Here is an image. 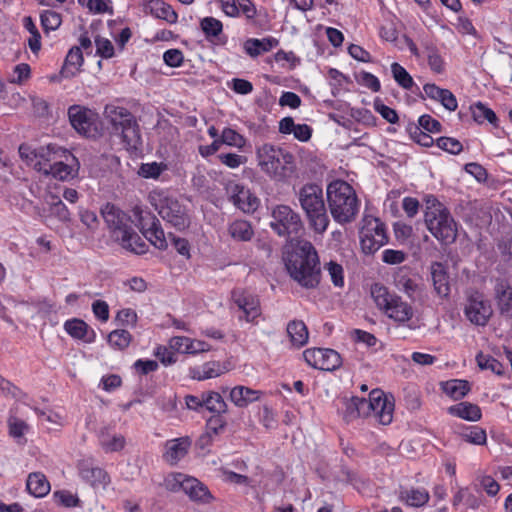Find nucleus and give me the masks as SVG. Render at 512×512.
Returning a JSON list of instances; mask_svg holds the SVG:
<instances>
[{
  "label": "nucleus",
  "mask_w": 512,
  "mask_h": 512,
  "mask_svg": "<svg viewBox=\"0 0 512 512\" xmlns=\"http://www.w3.org/2000/svg\"><path fill=\"white\" fill-rule=\"evenodd\" d=\"M394 400L382 390L374 389L369 398L353 396L342 398L337 410L346 423H351L361 417L373 416L382 425H389L393 420Z\"/></svg>",
  "instance_id": "f257e3e1"
},
{
  "label": "nucleus",
  "mask_w": 512,
  "mask_h": 512,
  "mask_svg": "<svg viewBox=\"0 0 512 512\" xmlns=\"http://www.w3.org/2000/svg\"><path fill=\"white\" fill-rule=\"evenodd\" d=\"M256 160L261 172L275 182H286L296 170L294 155L272 143L256 148Z\"/></svg>",
  "instance_id": "f03ea898"
},
{
  "label": "nucleus",
  "mask_w": 512,
  "mask_h": 512,
  "mask_svg": "<svg viewBox=\"0 0 512 512\" xmlns=\"http://www.w3.org/2000/svg\"><path fill=\"white\" fill-rule=\"evenodd\" d=\"M287 269L291 277L302 287L316 288L321 280L320 261L310 242L298 246L288 257Z\"/></svg>",
  "instance_id": "7ed1b4c3"
},
{
  "label": "nucleus",
  "mask_w": 512,
  "mask_h": 512,
  "mask_svg": "<svg viewBox=\"0 0 512 512\" xmlns=\"http://www.w3.org/2000/svg\"><path fill=\"white\" fill-rule=\"evenodd\" d=\"M296 196L309 228L316 234H324L330 225V218L322 186L317 183H305L299 188Z\"/></svg>",
  "instance_id": "20e7f679"
},
{
  "label": "nucleus",
  "mask_w": 512,
  "mask_h": 512,
  "mask_svg": "<svg viewBox=\"0 0 512 512\" xmlns=\"http://www.w3.org/2000/svg\"><path fill=\"white\" fill-rule=\"evenodd\" d=\"M327 202L333 219L339 224L352 222L360 208L354 188L344 180H334L327 185Z\"/></svg>",
  "instance_id": "39448f33"
},
{
  "label": "nucleus",
  "mask_w": 512,
  "mask_h": 512,
  "mask_svg": "<svg viewBox=\"0 0 512 512\" xmlns=\"http://www.w3.org/2000/svg\"><path fill=\"white\" fill-rule=\"evenodd\" d=\"M425 223L430 233L442 244H451L457 237V224L444 204L430 195L426 199Z\"/></svg>",
  "instance_id": "423d86ee"
},
{
  "label": "nucleus",
  "mask_w": 512,
  "mask_h": 512,
  "mask_svg": "<svg viewBox=\"0 0 512 512\" xmlns=\"http://www.w3.org/2000/svg\"><path fill=\"white\" fill-rule=\"evenodd\" d=\"M149 201L163 220L177 230L181 231L189 226L190 221L186 207L169 191L155 189L150 192Z\"/></svg>",
  "instance_id": "0eeeda50"
},
{
  "label": "nucleus",
  "mask_w": 512,
  "mask_h": 512,
  "mask_svg": "<svg viewBox=\"0 0 512 512\" xmlns=\"http://www.w3.org/2000/svg\"><path fill=\"white\" fill-rule=\"evenodd\" d=\"M371 296L377 308L395 322L406 323L412 319L414 314L412 306L403 301L399 295L391 293L383 284H373Z\"/></svg>",
  "instance_id": "6e6552de"
},
{
  "label": "nucleus",
  "mask_w": 512,
  "mask_h": 512,
  "mask_svg": "<svg viewBox=\"0 0 512 512\" xmlns=\"http://www.w3.org/2000/svg\"><path fill=\"white\" fill-rule=\"evenodd\" d=\"M19 155L34 170L44 175H47L54 161H57L59 157H66V160H74V155L71 151L57 144H48L34 150L22 144L19 147Z\"/></svg>",
  "instance_id": "1a4fd4ad"
},
{
  "label": "nucleus",
  "mask_w": 512,
  "mask_h": 512,
  "mask_svg": "<svg viewBox=\"0 0 512 512\" xmlns=\"http://www.w3.org/2000/svg\"><path fill=\"white\" fill-rule=\"evenodd\" d=\"M164 485L167 490L172 492L182 490L194 502L207 504L213 499L206 485L183 473H170L165 477Z\"/></svg>",
  "instance_id": "9d476101"
},
{
  "label": "nucleus",
  "mask_w": 512,
  "mask_h": 512,
  "mask_svg": "<svg viewBox=\"0 0 512 512\" xmlns=\"http://www.w3.org/2000/svg\"><path fill=\"white\" fill-rule=\"evenodd\" d=\"M270 226L279 236L294 239L303 230V222L298 212L289 205L279 204L272 209Z\"/></svg>",
  "instance_id": "9b49d317"
},
{
  "label": "nucleus",
  "mask_w": 512,
  "mask_h": 512,
  "mask_svg": "<svg viewBox=\"0 0 512 512\" xmlns=\"http://www.w3.org/2000/svg\"><path fill=\"white\" fill-rule=\"evenodd\" d=\"M360 244L364 253L373 254L388 243L386 225L375 217H365L360 229Z\"/></svg>",
  "instance_id": "f8f14e48"
},
{
  "label": "nucleus",
  "mask_w": 512,
  "mask_h": 512,
  "mask_svg": "<svg viewBox=\"0 0 512 512\" xmlns=\"http://www.w3.org/2000/svg\"><path fill=\"white\" fill-rule=\"evenodd\" d=\"M68 119L75 131L85 137H94L98 132L99 115L83 105L74 104L68 108Z\"/></svg>",
  "instance_id": "ddd939ff"
},
{
  "label": "nucleus",
  "mask_w": 512,
  "mask_h": 512,
  "mask_svg": "<svg viewBox=\"0 0 512 512\" xmlns=\"http://www.w3.org/2000/svg\"><path fill=\"white\" fill-rule=\"evenodd\" d=\"M463 311L471 324L482 327L488 324L493 315V309L489 300L478 290L468 294Z\"/></svg>",
  "instance_id": "4468645a"
},
{
  "label": "nucleus",
  "mask_w": 512,
  "mask_h": 512,
  "mask_svg": "<svg viewBox=\"0 0 512 512\" xmlns=\"http://www.w3.org/2000/svg\"><path fill=\"white\" fill-rule=\"evenodd\" d=\"M231 299L244 314L243 317H239V320L244 319L253 325L258 324V318L262 315V309L257 295L245 289L236 288L231 292Z\"/></svg>",
  "instance_id": "2eb2a0df"
},
{
  "label": "nucleus",
  "mask_w": 512,
  "mask_h": 512,
  "mask_svg": "<svg viewBox=\"0 0 512 512\" xmlns=\"http://www.w3.org/2000/svg\"><path fill=\"white\" fill-rule=\"evenodd\" d=\"M305 362L314 369L334 371L342 365L340 354L329 348H310L303 352Z\"/></svg>",
  "instance_id": "dca6fc26"
},
{
  "label": "nucleus",
  "mask_w": 512,
  "mask_h": 512,
  "mask_svg": "<svg viewBox=\"0 0 512 512\" xmlns=\"http://www.w3.org/2000/svg\"><path fill=\"white\" fill-rule=\"evenodd\" d=\"M137 216V226L145 238L156 248L164 250L167 248V240L159 220L150 212L139 211Z\"/></svg>",
  "instance_id": "f3484780"
},
{
  "label": "nucleus",
  "mask_w": 512,
  "mask_h": 512,
  "mask_svg": "<svg viewBox=\"0 0 512 512\" xmlns=\"http://www.w3.org/2000/svg\"><path fill=\"white\" fill-rule=\"evenodd\" d=\"M101 214L111 232L112 237L116 241L120 237H124L127 230L132 227V220L130 216L113 204H105L101 209Z\"/></svg>",
  "instance_id": "a211bd4d"
},
{
  "label": "nucleus",
  "mask_w": 512,
  "mask_h": 512,
  "mask_svg": "<svg viewBox=\"0 0 512 512\" xmlns=\"http://www.w3.org/2000/svg\"><path fill=\"white\" fill-rule=\"evenodd\" d=\"M230 201L245 213H253L259 206V199L244 185L230 181L226 185Z\"/></svg>",
  "instance_id": "6ab92c4d"
},
{
  "label": "nucleus",
  "mask_w": 512,
  "mask_h": 512,
  "mask_svg": "<svg viewBox=\"0 0 512 512\" xmlns=\"http://www.w3.org/2000/svg\"><path fill=\"white\" fill-rule=\"evenodd\" d=\"M493 297L500 315L512 318V284L508 279H495Z\"/></svg>",
  "instance_id": "aec40b11"
},
{
  "label": "nucleus",
  "mask_w": 512,
  "mask_h": 512,
  "mask_svg": "<svg viewBox=\"0 0 512 512\" xmlns=\"http://www.w3.org/2000/svg\"><path fill=\"white\" fill-rule=\"evenodd\" d=\"M81 479L93 488L105 489L111 482L109 474L101 467L92 466L87 461L78 464Z\"/></svg>",
  "instance_id": "412c9836"
},
{
  "label": "nucleus",
  "mask_w": 512,
  "mask_h": 512,
  "mask_svg": "<svg viewBox=\"0 0 512 512\" xmlns=\"http://www.w3.org/2000/svg\"><path fill=\"white\" fill-rule=\"evenodd\" d=\"M192 441L188 436L166 441L163 459L170 465H176L183 459L191 447Z\"/></svg>",
  "instance_id": "4be33fe9"
},
{
  "label": "nucleus",
  "mask_w": 512,
  "mask_h": 512,
  "mask_svg": "<svg viewBox=\"0 0 512 512\" xmlns=\"http://www.w3.org/2000/svg\"><path fill=\"white\" fill-rule=\"evenodd\" d=\"M398 499L408 507L421 508L430 500V493L424 487H400Z\"/></svg>",
  "instance_id": "5701e85b"
},
{
  "label": "nucleus",
  "mask_w": 512,
  "mask_h": 512,
  "mask_svg": "<svg viewBox=\"0 0 512 512\" xmlns=\"http://www.w3.org/2000/svg\"><path fill=\"white\" fill-rule=\"evenodd\" d=\"M78 171L79 162L75 156L74 160H66V157H59L57 161H54L46 176L51 175L59 181H69L78 175Z\"/></svg>",
  "instance_id": "b1692460"
},
{
  "label": "nucleus",
  "mask_w": 512,
  "mask_h": 512,
  "mask_svg": "<svg viewBox=\"0 0 512 512\" xmlns=\"http://www.w3.org/2000/svg\"><path fill=\"white\" fill-rule=\"evenodd\" d=\"M65 332L76 340H82L85 343H93L96 339L95 331L82 319L72 318L64 322Z\"/></svg>",
  "instance_id": "393cba45"
},
{
  "label": "nucleus",
  "mask_w": 512,
  "mask_h": 512,
  "mask_svg": "<svg viewBox=\"0 0 512 512\" xmlns=\"http://www.w3.org/2000/svg\"><path fill=\"white\" fill-rule=\"evenodd\" d=\"M423 92L427 98L440 102L449 111H455L458 107L455 95L448 89L440 88L434 83H426Z\"/></svg>",
  "instance_id": "a878e982"
},
{
  "label": "nucleus",
  "mask_w": 512,
  "mask_h": 512,
  "mask_svg": "<svg viewBox=\"0 0 512 512\" xmlns=\"http://www.w3.org/2000/svg\"><path fill=\"white\" fill-rule=\"evenodd\" d=\"M262 395L263 392L260 390L238 385L231 389L229 399L235 406L239 408H245L248 405L260 400Z\"/></svg>",
  "instance_id": "bb28decb"
},
{
  "label": "nucleus",
  "mask_w": 512,
  "mask_h": 512,
  "mask_svg": "<svg viewBox=\"0 0 512 512\" xmlns=\"http://www.w3.org/2000/svg\"><path fill=\"white\" fill-rule=\"evenodd\" d=\"M144 10L153 17L165 20L170 24H174L178 20V14L172 6L162 0H149L144 4Z\"/></svg>",
  "instance_id": "cd10ccee"
},
{
  "label": "nucleus",
  "mask_w": 512,
  "mask_h": 512,
  "mask_svg": "<svg viewBox=\"0 0 512 512\" xmlns=\"http://www.w3.org/2000/svg\"><path fill=\"white\" fill-rule=\"evenodd\" d=\"M431 277L435 292L442 298L450 294L449 275L444 264L434 262L431 265Z\"/></svg>",
  "instance_id": "c85d7f7f"
},
{
  "label": "nucleus",
  "mask_w": 512,
  "mask_h": 512,
  "mask_svg": "<svg viewBox=\"0 0 512 512\" xmlns=\"http://www.w3.org/2000/svg\"><path fill=\"white\" fill-rule=\"evenodd\" d=\"M448 413L454 417L470 422H477L482 418L481 408L477 404L467 401L450 406Z\"/></svg>",
  "instance_id": "c756f323"
},
{
  "label": "nucleus",
  "mask_w": 512,
  "mask_h": 512,
  "mask_svg": "<svg viewBox=\"0 0 512 512\" xmlns=\"http://www.w3.org/2000/svg\"><path fill=\"white\" fill-rule=\"evenodd\" d=\"M227 412H219L212 414L205 422V434L201 440H206V443L212 442L213 439L224 433L227 427V419L225 414Z\"/></svg>",
  "instance_id": "7c9ffc66"
},
{
  "label": "nucleus",
  "mask_w": 512,
  "mask_h": 512,
  "mask_svg": "<svg viewBox=\"0 0 512 512\" xmlns=\"http://www.w3.org/2000/svg\"><path fill=\"white\" fill-rule=\"evenodd\" d=\"M227 371V366L219 361H208L203 363L201 366L192 368L190 372L193 379L202 381L216 378Z\"/></svg>",
  "instance_id": "2f4dec72"
},
{
  "label": "nucleus",
  "mask_w": 512,
  "mask_h": 512,
  "mask_svg": "<svg viewBox=\"0 0 512 512\" xmlns=\"http://www.w3.org/2000/svg\"><path fill=\"white\" fill-rule=\"evenodd\" d=\"M118 132H120L122 142L128 151L136 152L142 149V138L137 120L131 124L128 123V126H124Z\"/></svg>",
  "instance_id": "473e14b6"
},
{
  "label": "nucleus",
  "mask_w": 512,
  "mask_h": 512,
  "mask_svg": "<svg viewBox=\"0 0 512 512\" xmlns=\"http://www.w3.org/2000/svg\"><path fill=\"white\" fill-rule=\"evenodd\" d=\"M26 489L28 493L35 498H42L50 492L51 486L43 473L32 472L27 477Z\"/></svg>",
  "instance_id": "72a5a7b5"
},
{
  "label": "nucleus",
  "mask_w": 512,
  "mask_h": 512,
  "mask_svg": "<svg viewBox=\"0 0 512 512\" xmlns=\"http://www.w3.org/2000/svg\"><path fill=\"white\" fill-rule=\"evenodd\" d=\"M278 44L279 41L271 36L263 39L251 38L244 43V50L249 56L257 57L262 53L272 50Z\"/></svg>",
  "instance_id": "f704fd0d"
},
{
  "label": "nucleus",
  "mask_w": 512,
  "mask_h": 512,
  "mask_svg": "<svg viewBox=\"0 0 512 512\" xmlns=\"http://www.w3.org/2000/svg\"><path fill=\"white\" fill-rule=\"evenodd\" d=\"M422 46L431 71L435 74L444 73L446 63L437 46L432 41H425L422 43Z\"/></svg>",
  "instance_id": "c9c22d12"
},
{
  "label": "nucleus",
  "mask_w": 512,
  "mask_h": 512,
  "mask_svg": "<svg viewBox=\"0 0 512 512\" xmlns=\"http://www.w3.org/2000/svg\"><path fill=\"white\" fill-rule=\"evenodd\" d=\"M106 113L110 119V122L115 131H119L124 126H128V123H133L136 118L135 116L124 107H106Z\"/></svg>",
  "instance_id": "e433bc0d"
},
{
  "label": "nucleus",
  "mask_w": 512,
  "mask_h": 512,
  "mask_svg": "<svg viewBox=\"0 0 512 512\" xmlns=\"http://www.w3.org/2000/svg\"><path fill=\"white\" fill-rule=\"evenodd\" d=\"M286 331L293 346L300 348L308 342V328L302 320L290 321L287 324Z\"/></svg>",
  "instance_id": "4c0bfd02"
},
{
  "label": "nucleus",
  "mask_w": 512,
  "mask_h": 512,
  "mask_svg": "<svg viewBox=\"0 0 512 512\" xmlns=\"http://www.w3.org/2000/svg\"><path fill=\"white\" fill-rule=\"evenodd\" d=\"M84 62L83 53L80 47H72L65 58L64 65L61 70V74L64 77L75 75Z\"/></svg>",
  "instance_id": "58836bf2"
},
{
  "label": "nucleus",
  "mask_w": 512,
  "mask_h": 512,
  "mask_svg": "<svg viewBox=\"0 0 512 512\" xmlns=\"http://www.w3.org/2000/svg\"><path fill=\"white\" fill-rule=\"evenodd\" d=\"M441 387L443 392L455 401L464 398L471 389L470 383L462 379H452L443 382Z\"/></svg>",
  "instance_id": "ea45409f"
},
{
  "label": "nucleus",
  "mask_w": 512,
  "mask_h": 512,
  "mask_svg": "<svg viewBox=\"0 0 512 512\" xmlns=\"http://www.w3.org/2000/svg\"><path fill=\"white\" fill-rule=\"evenodd\" d=\"M228 233L235 241H250L254 235L250 222L242 219L234 220L228 225Z\"/></svg>",
  "instance_id": "a19ab883"
},
{
  "label": "nucleus",
  "mask_w": 512,
  "mask_h": 512,
  "mask_svg": "<svg viewBox=\"0 0 512 512\" xmlns=\"http://www.w3.org/2000/svg\"><path fill=\"white\" fill-rule=\"evenodd\" d=\"M120 245L133 253L144 254L147 250L146 242L131 227L124 237L117 240Z\"/></svg>",
  "instance_id": "79ce46f5"
},
{
  "label": "nucleus",
  "mask_w": 512,
  "mask_h": 512,
  "mask_svg": "<svg viewBox=\"0 0 512 512\" xmlns=\"http://www.w3.org/2000/svg\"><path fill=\"white\" fill-rule=\"evenodd\" d=\"M470 109L474 121L478 124H483L487 121L496 128L499 126V120L495 112L482 102L475 103Z\"/></svg>",
  "instance_id": "37998d69"
},
{
  "label": "nucleus",
  "mask_w": 512,
  "mask_h": 512,
  "mask_svg": "<svg viewBox=\"0 0 512 512\" xmlns=\"http://www.w3.org/2000/svg\"><path fill=\"white\" fill-rule=\"evenodd\" d=\"M204 410L210 412L211 414L219 413V412H227L228 405L225 402L222 395L213 390L204 391Z\"/></svg>",
  "instance_id": "c03bdc74"
},
{
  "label": "nucleus",
  "mask_w": 512,
  "mask_h": 512,
  "mask_svg": "<svg viewBox=\"0 0 512 512\" xmlns=\"http://www.w3.org/2000/svg\"><path fill=\"white\" fill-rule=\"evenodd\" d=\"M200 28L207 40L218 39L223 34V23L212 16L200 20Z\"/></svg>",
  "instance_id": "a18cd8bd"
},
{
  "label": "nucleus",
  "mask_w": 512,
  "mask_h": 512,
  "mask_svg": "<svg viewBox=\"0 0 512 512\" xmlns=\"http://www.w3.org/2000/svg\"><path fill=\"white\" fill-rule=\"evenodd\" d=\"M133 337L131 333L125 329L113 330L108 335V343L113 349L120 351L129 347Z\"/></svg>",
  "instance_id": "49530a36"
},
{
  "label": "nucleus",
  "mask_w": 512,
  "mask_h": 512,
  "mask_svg": "<svg viewBox=\"0 0 512 512\" xmlns=\"http://www.w3.org/2000/svg\"><path fill=\"white\" fill-rule=\"evenodd\" d=\"M391 73L395 82L405 90H411L415 82L407 70L399 63L391 64Z\"/></svg>",
  "instance_id": "de8ad7c7"
},
{
  "label": "nucleus",
  "mask_w": 512,
  "mask_h": 512,
  "mask_svg": "<svg viewBox=\"0 0 512 512\" xmlns=\"http://www.w3.org/2000/svg\"><path fill=\"white\" fill-rule=\"evenodd\" d=\"M220 140L222 144L235 147L239 150H243L247 143V139L242 134L230 127H225L222 130Z\"/></svg>",
  "instance_id": "09e8293b"
},
{
  "label": "nucleus",
  "mask_w": 512,
  "mask_h": 512,
  "mask_svg": "<svg viewBox=\"0 0 512 512\" xmlns=\"http://www.w3.org/2000/svg\"><path fill=\"white\" fill-rule=\"evenodd\" d=\"M460 435L469 444L483 446L487 443L486 431L479 426H470Z\"/></svg>",
  "instance_id": "8fccbe9b"
},
{
  "label": "nucleus",
  "mask_w": 512,
  "mask_h": 512,
  "mask_svg": "<svg viewBox=\"0 0 512 512\" xmlns=\"http://www.w3.org/2000/svg\"><path fill=\"white\" fill-rule=\"evenodd\" d=\"M476 361L482 370H490L497 375H502L504 373L503 364L490 355L480 352L476 356Z\"/></svg>",
  "instance_id": "3c124183"
},
{
  "label": "nucleus",
  "mask_w": 512,
  "mask_h": 512,
  "mask_svg": "<svg viewBox=\"0 0 512 512\" xmlns=\"http://www.w3.org/2000/svg\"><path fill=\"white\" fill-rule=\"evenodd\" d=\"M41 26L45 33L55 31L62 23L61 14L53 10H44L40 14Z\"/></svg>",
  "instance_id": "603ef678"
},
{
  "label": "nucleus",
  "mask_w": 512,
  "mask_h": 512,
  "mask_svg": "<svg viewBox=\"0 0 512 512\" xmlns=\"http://www.w3.org/2000/svg\"><path fill=\"white\" fill-rule=\"evenodd\" d=\"M410 138L417 144L423 147H431L434 144V139L421 129L417 124L410 123L406 128Z\"/></svg>",
  "instance_id": "864d4df0"
},
{
  "label": "nucleus",
  "mask_w": 512,
  "mask_h": 512,
  "mask_svg": "<svg viewBox=\"0 0 512 512\" xmlns=\"http://www.w3.org/2000/svg\"><path fill=\"white\" fill-rule=\"evenodd\" d=\"M167 170V164L163 162L142 163L138 174L146 179H158Z\"/></svg>",
  "instance_id": "5fc2aeb1"
},
{
  "label": "nucleus",
  "mask_w": 512,
  "mask_h": 512,
  "mask_svg": "<svg viewBox=\"0 0 512 512\" xmlns=\"http://www.w3.org/2000/svg\"><path fill=\"white\" fill-rule=\"evenodd\" d=\"M436 145L441 150L448 152L452 155H458L463 150L462 143L453 137L442 136L436 140Z\"/></svg>",
  "instance_id": "6e6d98bb"
},
{
  "label": "nucleus",
  "mask_w": 512,
  "mask_h": 512,
  "mask_svg": "<svg viewBox=\"0 0 512 512\" xmlns=\"http://www.w3.org/2000/svg\"><path fill=\"white\" fill-rule=\"evenodd\" d=\"M55 501L67 508L80 506V499L77 494L72 493L69 490H58L54 492Z\"/></svg>",
  "instance_id": "4d7b16f0"
},
{
  "label": "nucleus",
  "mask_w": 512,
  "mask_h": 512,
  "mask_svg": "<svg viewBox=\"0 0 512 512\" xmlns=\"http://www.w3.org/2000/svg\"><path fill=\"white\" fill-rule=\"evenodd\" d=\"M100 445L105 452H118L125 446V438L122 435H113L111 437H102Z\"/></svg>",
  "instance_id": "13d9d810"
},
{
  "label": "nucleus",
  "mask_w": 512,
  "mask_h": 512,
  "mask_svg": "<svg viewBox=\"0 0 512 512\" xmlns=\"http://www.w3.org/2000/svg\"><path fill=\"white\" fill-rule=\"evenodd\" d=\"M153 355L165 366L172 365L177 361L175 352L165 345H157L154 348Z\"/></svg>",
  "instance_id": "bf43d9fd"
},
{
  "label": "nucleus",
  "mask_w": 512,
  "mask_h": 512,
  "mask_svg": "<svg viewBox=\"0 0 512 512\" xmlns=\"http://www.w3.org/2000/svg\"><path fill=\"white\" fill-rule=\"evenodd\" d=\"M325 269L328 271V274L334 286H344V270L342 265L338 264L337 262L330 261L325 265Z\"/></svg>",
  "instance_id": "052dcab7"
},
{
  "label": "nucleus",
  "mask_w": 512,
  "mask_h": 512,
  "mask_svg": "<svg viewBox=\"0 0 512 512\" xmlns=\"http://www.w3.org/2000/svg\"><path fill=\"white\" fill-rule=\"evenodd\" d=\"M219 161L231 169H236L247 162V158L236 153H221L218 155Z\"/></svg>",
  "instance_id": "680f3d73"
},
{
  "label": "nucleus",
  "mask_w": 512,
  "mask_h": 512,
  "mask_svg": "<svg viewBox=\"0 0 512 512\" xmlns=\"http://www.w3.org/2000/svg\"><path fill=\"white\" fill-rule=\"evenodd\" d=\"M163 61L169 67L178 68L184 62V54L180 49H168L163 54Z\"/></svg>",
  "instance_id": "e2e57ef3"
},
{
  "label": "nucleus",
  "mask_w": 512,
  "mask_h": 512,
  "mask_svg": "<svg viewBox=\"0 0 512 512\" xmlns=\"http://www.w3.org/2000/svg\"><path fill=\"white\" fill-rule=\"evenodd\" d=\"M204 391L198 394H188L184 397V403L187 409L197 413L204 411Z\"/></svg>",
  "instance_id": "0e129e2a"
},
{
  "label": "nucleus",
  "mask_w": 512,
  "mask_h": 512,
  "mask_svg": "<svg viewBox=\"0 0 512 512\" xmlns=\"http://www.w3.org/2000/svg\"><path fill=\"white\" fill-rule=\"evenodd\" d=\"M96 54L102 58L109 59L115 54L112 42L107 38L97 37L95 39Z\"/></svg>",
  "instance_id": "69168bd1"
},
{
  "label": "nucleus",
  "mask_w": 512,
  "mask_h": 512,
  "mask_svg": "<svg viewBox=\"0 0 512 512\" xmlns=\"http://www.w3.org/2000/svg\"><path fill=\"white\" fill-rule=\"evenodd\" d=\"M417 126L429 133H439L442 129L441 123L429 114L420 116Z\"/></svg>",
  "instance_id": "338daca9"
},
{
  "label": "nucleus",
  "mask_w": 512,
  "mask_h": 512,
  "mask_svg": "<svg viewBox=\"0 0 512 512\" xmlns=\"http://www.w3.org/2000/svg\"><path fill=\"white\" fill-rule=\"evenodd\" d=\"M374 110L379 113L383 119L391 124H396L399 120L396 110L380 101L374 102Z\"/></svg>",
  "instance_id": "774afa93"
}]
</instances>
